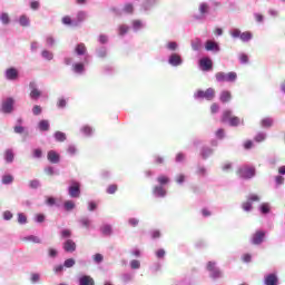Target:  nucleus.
Returning <instances> with one entry per match:
<instances>
[{
  "instance_id": "aec40b11",
  "label": "nucleus",
  "mask_w": 285,
  "mask_h": 285,
  "mask_svg": "<svg viewBox=\"0 0 285 285\" xmlns=\"http://www.w3.org/2000/svg\"><path fill=\"white\" fill-rule=\"evenodd\" d=\"M157 181L159 186H166V184H170V178L168 176L160 175L157 177Z\"/></svg>"
},
{
  "instance_id": "8fccbe9b",
  "label": "nucleus",
  "mask_w": 285,
  "mask_h": 285,
  "mask_svg": "<svg viewBox=\"0 0 285 285\" xmlns=\"http://www.w3.org/2000/svg\"><path fill=\"white\" fill-rule=\"evenodd\" d=\"M63 266L66 268H72V266H75V259L73 258L66 259Z\"/></svg>"
},
{
  "instance_id": "b1692460",
  "label": "nucleus",
  "mask_w": 285,
  "mask_h": 285,
  "mask_svg": "<svg viewBox=\"0 0 285 285\" xmlns=\"http://www.w3.org/2000/svg\"><path fill=\"white\" fill-rule=\"evenodd\" d=\"M72 68L73 72H77L78 75H81V72L85 70L83 63L81 62L75 63Z\"/></svg>"
},
{
  "instance_id": "3c124183",
  "label": "nucleus",
  "mask_w": 285,
  "mask_h": 285,
  "mask_svg": "<svg viewBox=\"0 0 285 285\" xmlns=\"http://www.w3.org/2000/svg\"><path fill=\"white\" fill-rule=\"evenodd\" d=\"M61 237H62L63 239H68V237H72V232H71L70 229H63V230L61 232Z\"/></svg>"
},
{
  "instance_id": "a878e982",
  "label": "nucleus",
  "mask_w": 285,
  "mask_h": 285,
  "mask_svg": "<svg viewBox=\"0 0 285 285\" xmlns=\"http://www.w3.org/2000/svg\"><path fill=\"white\" fill-rule=\"evenodd\" d=\"M14 181V177L12 175H4L2 176V184L8 186V184H12Z\"/></svg>"
},
{
  "instance_id": "6e6d98bb",
  "label": "nucleus",
  "mask_w": 285,
  "mask_h": 285,
  "mask_svg": "<svg viewBox=\"0 0 285 285\" xmlns=\"http://www.w3.org/2000/svg\"><path fill=\"white\" fill-rule=\"evenodd\" d=\"M62 23H63L65 26H72V18H70V16H65V17L62 18Z\"/></svg>"
},
{
  "instance_id": "7ed1b4c3",
  "label": "nucleus",
  "mask_w": 285,
  "mask_h": 285,
  "mask_svg": "<svg viewBox=\"0 0 285 285\" xmlns=\"http://www.w3.org/2000/svg\"><path fill=\"white\" fill-rule=\"evenodd\" d=\"M207 271H209L210 277L213 279H218V277H222V271H219V268H217V263H215V262L207 263Z\"/></svg>"
},
{
  "instance_id": "49530a36",
  "label": "nucleus",
  "mask_w": 285,
  "mask_h": 285,
  "mask_svg": "<svg viewBox=\"0 0 285 285\" xmlns=\"http://www.w3.org/2000/svg\"><path fill=\"white\" fill-rule=\"evenodd\" d=\"M67 105H68V101L65 98H59L57 101L58 108H66Z\"/></svg>"
},
{
  "instance_id": "dca6fc26",
  "label": "nucleus",
  "mask_w": 285,
  "mask_h": 285,
  "mask_svg": "<svg viewBox=\"0 0 285 285\" xmlns=\"http://www.w3.org/2000/svg\"><path fill=\"white\" fill-rule=\"evenodd\" d=\"M205 48L207 51H210V50H216V52L219 51V45H217V42L213 40H207Z\"/></svg>"
},
{
  "instance_id": "7c9ffc66",
  "label": "nucleus",
  "mask_w": 285,
  "mask_h": 285,
  "mask_svg": "<svg viewBox=\"0 0 285 285\" xmlns=\"http://www.w3.org/2000/svg\"><path fill=\"white\" fill-rule=\"evenodd\" d=\"M242 208L246 213H249V210H253V203L247 200V202L243 203Z\"/></svg>"
},
{
  "instance_id": "4d7b16f0",
  "label": "nucleus",
  "mask_w": 285,
  "mask_h": 285,
  "mask_svg": "<svg viewBox=\"0 0 285 285\" xmlns=\"http://www.w3.org/2000/svg\"><path fill=\"white\" fill-rule=\"evenodd\" d=\"M67 153L69 155H77V147H75V145H70L68 148H67Z\"/></svg>"
},
{
  "instance_id": "f3484780",
  "label": "nucleus",
  "mask_w": 285,
  "mask_h": 285,
  "mask_svg": "<svg viewBox=\"0 0 285 285\" xmlns=\"http://www.w3.org/2000/svg\"><path fill=\"white\" fill-rule=\"evenodd\" d=\"M4 160L7 164H12V161H14V151L12 149H7L4 151Z\"/></svg>"
},
{
  "instance_id": "bf43d9fd",
  "label": "nucleus",
  "mask_w": 285,
  "mask_h": 285,
  "mask_svg": "<svg viewBox=\"0 0 285 285\" xmlns=\"http://www.w3.org/2000/svg\"><path fill=\"white\" fill-rule=\"evenodd\" d=\"M237 79V73L236 72H228L227 73V81H235Z\"/></svg>"
},
{
  "instance_id": "5fc2aeb1",
  "label": "nucleus",
  "mask_w": 285,
  "mask_h": 285,
  "mask_svg": "<svg viewBox=\"0 0 285 285\" xmlns=\"http://www.w3.org/2000/svg\"><path fill=\"white\" fill-rule=\"evenodd\" d=\"M42 156H43V151L40 148L33 149V157L36 159H41Z\"/></svg>"
},
{
  "instance_id": "cd10ccee",
  "label": "nucleus",
  "mask_w": 285,
  "mask_h": 285,
  "mask_svg": "<svg viewBox=\"0 0 285 285\" xmlns=\"http://www.w3.org/2000/svg\"><path fill=\"white\" fill-rule=\"evenodd\" d=\"M124 12H126V14H132V12H135V7L132 3L125 4Z\"/></svg>"
},
{
  "instance_id": "09e8293b",
  "label": "nucleus",
  "mask_w": 285,
  "mask_h": 285,
  "mask_svg": "<svg viewBox=\"0 0 285 285\" xmlns=\"http://www.w3.org/2000/svg\"><path fill=\"white\" fill-rule=\"evenodd\" d=\"M92 259L96 264H101V262H104V255L101 254H96L92 256Z\"/></svg>"
},
{
  "instance_id": "2eb2a0df",
  "label": "nucleus",
  "mask_w": 285,
  "mask_h": 285,
  "mask_svg": "<svg viewBox=\"0 0 285 285\" xmlns=\"http://www.w3.org/2000/svg\"><path fill=\"white\" fill-rule=\"evenodd\" d=\"M79 285H95V278L83 275L79 278Z\"/></svg>"
},
{
  "instance_id": "bb28decb",
  "label": "nucleus",
  "mask_w": 285,
  "mask_h": 285,
  "mask_svg": "<svg viewBox=\"0 0 285 285\" xmlns=\"http://www.w3.org/2000/svg\"><path fill=\"white\" fill-rule=\"evenodd\" d=\"M212 155H213V149L208 147L203 148V151H202L203 159H208V157H210Z\"/></svg>"
},
{
  "instance_id": "0e129e2a",
  "label": "nucleus",
  "mask_w": 285,
  "mask_h": 285,
  "mask_svg": "<svg viewBox=\"0 0 285 285\" xmlns=\"http://www.w3.org/2000/svg\"><path fill=\"white\" fill-rule=\"evenodd\" d=\"M210 111L213 115H215V112H219V105H217L216 102L212 104Z\"/></svg>"
},
{
  "instance_id": "a18cd8bd",
  "label": "nucleus",
  "mask_w": 285,
  "mask_h": 285,
  "mask_svg": "<svg viewBox=\"0 0 285 285\" xmlns=\"http://www.w3.org/2000/svg\"><path fill=\"white\" fill-rule=\"evenodd\" d=\"M13 132H16V135H23V132H26V127H23V126H16L13 128Z\"/></svg>"
},
{
  "instance_id": "58836bf2",
  "label": "nucleus",
  "mask_w": 285,
  "mask_h": 285,
  "mask_svg": "<svg viewBox=\"0 0 285 285\" xmlns=\"http://www.w3.org/2000/svg\"><path fill=\"white\" fill-rule=\"evenodd\" d=\"M118 186L117 185H109L107 188V193L108 195H115L118 190Z\"/></svg>"
},
{
  "instance_id": "338daca9",
  "label": "nucleus",
  "mask_w": 285,
  "mask_h": 285,
  "mask_svg": "<svg viewBox=\"0 0 285 285\" xmlns=\"http://www.w3.org/2000/svg\"><path fill=\"white\" fill-rule=\"evenodd\" d=\"M239 61H240V63H246L248 61V55L242 53L239 56Z\"/></svg>"
},
{
  "instance_id": "79ce46f5",
  "label": "nucleus",
  "mask_w": 285,
  "mask_h": 285,
  "mask_svg": "<svg viewBox=\"0 0 285 285\" xmlns=\"http://www.w3.org/2000/svg\"><path fill=\"white\" fill-rule=\"evenodd\" d=\"M56 140L57 141H65L66 140V134L61 132V131H57L55 134Z\"/></svg>"
},
{
  "instance_id": "393cba45",
  "label": "nucleus",
  "mask_w": 285,
  "mask_h": 285,
  "mask_svg": "<svg viewBox=\"0 0 285 285\" xmlns=\"http://www.w3.org/2000/svg\"><path fill=\"white\" fill-rule=\"evenodd\" d=\"M250 39H253V33L250 31H245L240 33V40L250 41Z\"/></svg>"
},
{
  "instance_id": "052dcab7",
  "label": "nucleus",
  "mask_w": 285,
  "mask_h": 285,
  "mask_svg": "<svg viewBox=\"0 0 285 285\" xmlns=\"http://www.w3.org/2000/svg\"><path fill=\"white\" fill-rule=\"evenodd\" d=\"M29 186H30V188H39L40 183H39V180L33 179V180L29 181Z\"/></svg>"
},
{
  "instance_id": "c03bdc74",
  "label": "nucleus",
  "mask_w": 285,
  "mask_h": 285,
  "mask_svg": "<svg viewBox=\"0 0 285 285\" xmlns=\"http://www.w3.org/2000/svg\"><path fill=\"white\" fill-rule=\"evenodd\" d=\"M81 131L83 132V135H86L87 137L88 136H90V135H92V128L90 127V126H83L82 128H81Z\"/></svg>"
},
{
  "instance_id": "412c9836",
  "label": "nucleus",
  "mask_w": 285,
  "mask_h": 285,
  "mask_svg": "<svg viewBox=\"0 0 285 285\" xmlns=\"http://www.w3.org/2000/svg\"><path fill=\"white\" fill-rule=\"evenodd\" d=\"M38 127H39V130H42V131L50 130V122L48 120H41Z\"/></svg>"
},
{
  "instance_id": "680f3d73",
  "label": "nucleus",
  "mask_w": 285,
  "mask_h": 285,
  "mask_svg": "<svg viewBox=\"0 0 285 285\" xmlns=\"http://www.w3.org/2000/svg\"><path fill=\"white\" fill-rule=\"evenodd\" d=\"M42 57L45 59H48L49 61L52 59V52L48 51V50H43L42 51Z\"/></svg>"
},
{
  "instance_id": "2f4dec72",
  "label": "nucleus",
  "mask_w": 285,
  "mask_h": 285,
  "mask_svg": "<svg viewBox=\"0 0 285 285\" xmlns=\"http://www.w3.org/2000/svg\"><path fill=\"white\" fill-rule=\"evenodd\" d=\"M63 206H65V210H67V212L73 210L75 202L67 200V202H65Z\"/></svg>"
},
{
  "instance_id": "13d9d810",
  "label": "nucleus",
  "mask_w": 285,
  "mask_h": 285,
  "mask_svg": "<svg viewBox=\"0 0 285 285\" xmlns=\"http://www.w3.org/2000/svg\"><path fill=\"white\" fill-rule=\"evenodd\" d=\"M247 200H249L252 204L253 202H259V196L256 194H252L247 197Z\"/></svg>"
},
{
  "instance_id": "c85d7f7f",
  "label": "nucleus",
  "mask_w": 285,
  "mask_h": 285,
  "mask_svg": "<svg viewBox=\"0 0 285 285\" xmlns=\"http://www.w3.org/2000/svg\"><path fill=\"white\" fill-rule=\"evenodd\" d=\"M102 235H112V227L110 225H105L101 227Z\"/></svg>"
},
{
  "instance_id": "9d476101",
  "label": "nucleus",
  "mask_w": 285,
  "mask_h": 285,
  "mask_svg": "<svg viewBox=\"0 0 285 285\" xmlns=\"http://www.w3.org/2000/svg\"><path fill=\"white\" fill-rule=\"evenodd\" d=\"M153 195H155V197H166V188H164V186L157 185L153 188Z\"/></svg>"
},
{
  "instance_id": "f8f14e48",
  "label": "nucleus",
  "mask_w": 285,
  "mask_h": 285,
  "mask_svg": "<svg viewBox=\"0 0 285 285\" xmlns=\"http://www.w3.org/2000/svg\"><path fill=\"white\" fill-rule=\"evenodd\" d=\"M168 63H170V66H181V56H179L178 53H173L169 57Z\"/></svg>"
},
{
  "instance_id": "6ab92c4d",
  "label": "nucleus",
  "mask_w": 285,
  "mask_h": 285,
  "mask_svg": "<svg viewBox=\"0 0 285 285\" xmlns=\"http://www.w3.org/2000/svg\"><path fill=\"white\" fill-rule=\"evenodd\" d=\"M198 10L202 17H204V14H208V12L210 11V7L206 2H202L198 7Z\"/></svg>"
},
{
  "instance_id": "39448f33",
  "label": "nucleus",
  "mask_w": 285,
  "mask_h": 285,
  "mask_svg": "<svg viewBox=\"0 0 285 285\" xmlns=\"http://www.w3.org/2000/svg\"><path fill=\"white\" fill-rule=\"evenodd\" d=\"M13 106H14V99L7 98V100L2 102L1 111L4 112L6 115H10V112H12L13 110Z\"/></svg>"
},
{
  "instance_id": "c756f323",
  "label": "nucleus",
  "mask_w": 285,
  "mask_h": 285,
  "mask_svg": "<svg viewBox=\"0 0 285 285\" xmlns=\"http://www.w3.org/2000/svg\"><path fill=\"white\" fill-rule=\"evenodd\" d=\"M19 23H20V26H22L23 28H26V27L30 26V20L28 19V17L22 16V17H20V19H19Z\"/></svg>"
},
{
  "instance_id": "774afa93",
  "label": "nucleus",
  "mask_w": 285,
  "mask_h": 285,
  "mask_svg": "<svg viewBox=\"0 0 285 285\" xmlns=\"http://www.w3.org/2000/svg\"><path fill=\"white\" fill-rule=\"evenodd\" d=\"M3 219H6L7 222H9V219H12V214L10 213V210L3 213Z\"/></svg>"
},
{
  "instance_id": "c9c22d12",
  "label": "nucleus",
  "mask_w": 285,
  "mask_h": 285,
  "mask_svg": "<svg viewBox=\"0 0 285 285\" xmlns=\"http://www.w3.org/2000/svg\"><path fill=\"white\" fill-rule=\"evenodd\" d=\"M0 21L4 24L8 26L10 23V16L8 13H2L0 16Z\"/></svg>"
},
{
  "instance_id": "a19ab883",
  "label": "nucleus",
  "mask_w": 285,
  "mask_h": 285,
  "mask_svg": "<svg viewBox=\"0 0 285 285\" xmlns=\"http://www.w3.org/2000/svg\"><path fill=\"white\" fill-rule=\"evenodd\" d=\"M266 140V134H258L255 136L254 141H257V144H262V141Z\"/></svg>"
},
{
  "instance_id": "4c0bfd02",
  "label": "nucleus",
  "mask_w": 285,
  "mask_h": 285,
  "mask_svg": "<svg viewBox=\"0 0 285 285\" xmlns=\"http://www.w3.org/2000/svg\"><path fill=\"white\" fill-rule=\"evenodd\" d=\"M262 126H263V128H271V126H273V119H271V118L263 119Z\"/></svg>"
},
{
  "instance_id": "f704fd0d",
  "label": "nucleus",
  "mask_w": 285,
  "mask_h": 285,
  "mask_svg": "<svg viewBox=\"0 0 285 285\" xmlns=\"http://www.w3.org/2000/svg\"><path fill=\"white\" fill-rule=\"evenodd\" d=\"M261 212L263 213V215H267V213H271V205H268V203L262 204Z\"/></svg>"
},
{
  "instance_id": "a211bd4d",
  "label": "nucleus",
  "mask_w": 285,
  "mask_h": 285,
  "mask_svg": "<svg viewBox=\"0 0 285 285\" xmlns=\"http://www.w3.org/2000/svg\"><path fill=\"white\" fill-rule=\"evenodd\" d=\"M22 242H29L31 244H41V238L35 235H30V236L23 237Z\"/></svg>"
},
{
  "instance_id": "ea45409f",
  "label": "nucleus",
  "mask_w": 285,
  "mask_h": 285,
  "mask_svg": "<svg viewBox=\"0 0 285 285\" xmlns=\"http://www.w3.org/2000/svg\"><path fill=\"white\" fill-rule=\"evenodd\" d=\"M216 80L217 81H227V73H225V72H217L216 73Z\"/></svg>"
},
{
  "instance_id": "e433bc0d",
  "label": "nucleus",
  "mask_w": 285,
  "mask_h": 285,
  "mask_svg": "<svg viewBox=\"0 0 285 285\" xmlns=\"http://www.w3.org/2000/svg\"><path fill=\"white\" fill-rule=\"evenodd\" d=\"M79 223L81 224V226H83V228H89L90 224H92V222L89 220V218H86V217L81 218L79 220Z\"/></svg>"
},
{
  "instance_id": "72a5a7b5",
  "label": "nucleus",
  "mask_w": 285,
  "mask_h": 285,
  "mask_svg": "<svg viewBox=\"0 0 285 285\" xmlns=\"http://www.w3.org/2000/svg\"><path fill=\"white\" fill-rule=\"evenodd\" d=\"M18 223L19 224H28V216L23 213L18 214Z\"/></svg>"
},
{
  "instance_id": "603ef678",
  "label": "nucleus",
  "mask_w": 285,
  "mask_h": 285,
  "mask_svg": "<svg viewBox=\"0 0 285 285\" xmlns=\"http://www.w3.org/2000/svg\"><path fill=\"white\" fill-rule=\"evenodd\" d=\"M131 23H132L134 30H140V28H142L141 20H134Z\"/></svg>"
},
{
  "instance_id": "473e14b6",
  "label": "nucleus",
  "mask_w": 285,
  "mask_h": 285,
  "mask_svg": "<svg viewBox=\"0 0 285 285\" xmlns=\"http://www.w3.org/2000/svg\"><path fill=\"white\" fill-rule=\"evenodd\" d=\"M31 99H39L41 97V91L39 89L33 88L30 92Z\"/></svg>"
},
{
  "instance_id": "f03ea898",
  "label": "nucleus",
  "mask_w": 285,
  "mask_h": 285,
  "mask_svg": "<svg viewBox=\"0 0 285 285\" xmlns=\"http://www.w3.org/2000/svg\"><path fill=\"white\" fill-rule=\"evenodd\" d=\"M237 175L242 179H253V176L255 175V168L253 167H243L237 170Z\"/></svg>"
},
{
  "instance_id": "69168bd1",
  "label": "nucleus",
  "mask_w": 285,
  "mask_h": 285,
  "mask_svg": "<svg viewBox=\"0 0 285 285\" xmlns=\"http://www.w3.org/2000/svg\"><path fill=\"white\" fill-rule=\"evenodd\" d=\"M32 112L36 116L41 115V106H39V105L33 106Z\"/></svg>"
},
{
  "instance_id": "1a4fd4ad",
  "label": "nucleus",
  "mask_w": 285,
  "mask_h": 285,
  "mask_svg": "<svg viewBox=\"0 0 285 285\" xmlns=\"http://www.w3.org/2000/svg\"><path fill=\"white\" fill-rule=\"evenodd\" d=\"M200 68L204 71L213 70V60L209 58L200 59Z\"/></svg>"
},
{
  "instance_id": "5701e85b",
  "label": "nucleus",
  "mask_w": 285,
  "mask_h": 285,
  "mask_svg": "<svg viewBox=\"0 0 285 285\" xmlns=\"http://www.w3.org/2000/svg\"><path fill=\"white\" fill-rule=\"evenodd\" d=\"M232 117H233V111H230V110H225V111L223 112V117H222L223 124H226V121H230Z\"/></svg>"
},
{
  "instance_id": "ddd939ff",
  "label": "nucleus",
  "mask_w": 285,
  "mask_h": 285,
  "mask_svg": "<svg viewBox=\"0 0 285 285\" xmlns=\"http://www.w3.org/2000/svg\"><path fill=\"white\" fill-rule=\"evenodd\" d=\"M230 99H233V94H230V91L223 90L220 92L219 100L222 101V104H228V101H230Z\"/></svg>"
},
{
  "instance_id": "423d86ee",
  "label": "nucleus",
  "mask_w": 285,
  "mask_h": 285,
  "mask_svg": "<svg viewBox=\"0 0 285 285\" xmlns=\"http://www.w3.org/2000/svg\"><path fill=\"white\" fill-rule=\"evenodd\" d=\"M81 195V185L79 183H72L69 187V197L77 198Z\"/></svg>"
},
{
  "instance_id": "0eeeda50",
  "label": "nucleus",
  "mask_w": 285,
  "mask_h": 285,
  "mask_svg": "<svg viewBox=\"0 0 285 285\" xmlns=\"http://www.w3.org/2000/svg\"><path fill=\"white\" fill-rule=\"evenodd\" d=\"M265 285H279V278L277 277V274H268L264 278Z\"/></svg>"
},
{
  "instance_id": "4be33fe9",
  "label": "nucleus",
  "mask_w": 285,
  "mask_h": 285,
  "mask_svg": "<svg viewBox=\"0 0 285 285\" xmlns=\"http://www.w3.org/2000/svg\"><path fill=\"white\" fill-rule=\"evenodd\" d=\"M75 50H76V53L79 55V56L86 55V51H87L86 45L85 43H79V45L76 46Z\"/></svg>"
},
{
  "instance_id": "6e6552de",
  "label": "nucleus",
  "mask_w": 285,
  "mask_h": 285,
  "mask_svg": "<svg viewBox=\"0 0 285 285\" xmlns=\"http://www.w3.org/2000/svg\"><path fill=\"white\" fill-rule=\"evenodd\" d=\"M63 249L66 253H75L77 250V243H75L72 239H67L63 243Z\"/></svg>"
},
{
  "instance_id": "20e7f679",
  "label": "nucleus",
  "mask_w": 285,
  "mask_h": 285,
  "mask_svg": "<svg viewBox=\"0 0 285 285\" xmlns=\"http://www.w3.org/2000/svg\"><path fill=\"white\" fill-rule=\"evenodd\" d=\"M265 238H266V232L257 230L252 236V244H254V246H259V244H263Z\"/></svg>"
},
{
  "instance_id": "f257e3e1",
  "label": "nucleus",
  "mask_w": 285,
  "mask_h": 285,
  "mask_svg": "<svg viewBox=\"0 0 285 285\" xmlns=\"http://www.w3.org/2000/svg\"><path fill=\"white\" fill-rule=\"evenodd\" d=\"M195 99H206L207 101H213L215 99V89L208 88L205 91L204 90H198L194 95Z\"/></svg>"
},
{
  "instance_id": "9b49d317",
  "label": "nucleus",
  "mask_w": 285,
  "mask_h": 285,
  "mask_svg": "<svg viewBox=\"0 0 285 285\" xmlns=\"http://www.w3.org/2000/svg\"><path fill=\"white\" fill-rule=\"evenodd\" d=\"M47 159L50 161V164H59L60 156L55 150H50L47 154Z\"/></svg>"
},
{
  "instance_id": "e2e57ef3",
  "label": "nucleus",
  "mask_w": 285,
  "mask_h": 285,
  "mask_svg": "<svg viewBox=\"0 0 285 285\" xmlns=\"http://www.w3.org/2000/svg\"><path fill=\"white\" fill-rule=\"evenodd\" d=\"M126 32H128V26L121 24V26L119 27V35H120V36H124V35H126Z\"/></svg>"
},
{
  "instance_id": "4468645a",
  "label": "nucleus",
  "mask_w": 285,
  "mask_h": 285,
  "mask_svg": "<svg viewBox=\"0 0 285 285\" xmlns=\"http://www.w3.org/2000/svg\"><path fill=\"white\" fill-rule=\"evenodd\" d=\"M6 77L10 81H14V79H17V77H19V71H17V69H14V68H9L6 71Z\"/></svg>"
},
{
  "instance_id": "864d4df0",
  "label": "nucleus",
  "mask_w": 285,
  "mask_h": 285,
  "mask_svg": "<svg viewBox=\"0 0 285 285\" xmlns=\"http://www.w3.org/2000/svg\"><path fill=\"white\" fill-rule=\"evenodd\" d=\"M130 266L134 271H136L137 268L141 267V263L137 259H134V261L130 262Z\"/></svg>"
},
{
  "instance_id": "de8ad7c7",
  "label": "nucleus",
  "mask_w": 285,
  "mask_h": 285,
  "mask_svg": "<svg viewBox=\"0 0 285 285\" xmlns=\"http://www.w3.org/2000/svg\"><path fill=\"white\" fill-rule=\"evenodd\" d=\"M77 21L81 23V21H86V11H79L77 13Z\"/></svg>"
},
{
  "instance_id": "37998d69",
  "label": "nucleus",
  "mask_w": 285,
  "mask_h": 285,
  "mask_svg": "<svg viewBox=\"0 0 285 285\" xmlns=\"http://www.w3.org/2000/svg\"><path fill=\"white\" fill-rule=\"evenodd\" d=\"M239 117L233 116L232 118H229V126H239Z\"/></svg>"
}]
</instances>
